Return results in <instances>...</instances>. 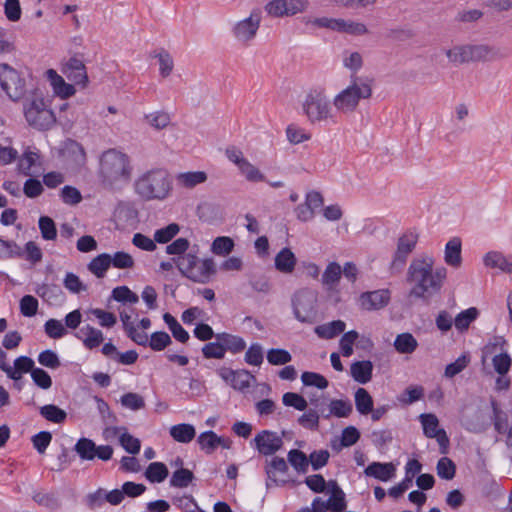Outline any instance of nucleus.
<instances>
[{
  "label": "nucleus",
  "mask_w": 512,
  "mask_h": 512,
  "mask_svg": "<svg viewBox=\"0 0 512 512\" xmlns=\"http://www.w3.org/2000/svg\"><path fill=\"white\" fill-rule=\"evenodd\" d=\"M111 266L117 269H130L134 266L133 257L123 251H118L114 255H110Z\"/></svg>",
  "instance_id": "60"
},
{
  "label": "nucleus",
  "mask_w": 512,
  "mask_h": 512,
  "mask_svg": "<svg viewBox=\"0 0 512 512\" xmlns=\"http://www.w3.org/2000/svg\"><path fill=\"white\" fill-rule=\"evenodd\" d=\"M436 470L440 478L451 480L455 476L456 466L451 459L442 457L437 462Z\"/></svg>",
  "instance_id": "49"
},
{
  "label": "nucleus",
  "mask_w": 512,
  "mask_h": 512,
  "mask_svg": "<svg viewBox=\"0 0 512 512\" xmlns=\"http://www.w3.org/2000/svg\"><path fill=\"white\" fill-rule=\"evenodd\" d=\"M423 427V433L426 437L432 438L441 428H439L438 418L434 414H421L419 416Z\"/></svg>",
  "instance_id": "48"
},
{
  "label": "nucleus",
  "mask_w": 512,
  "mask_h": 512,
  "mask_svg": "<svg viewBox=\"0 0 512 512\" xmlns=\"http://www.w3.org/2000/svg\"><path fill=\"white\" fill-rule=\"evenodd\" d=\"M305 4L306 0H273L266 5V11L276 17L294 15L301 12Z\"/></svg>",
  "instance_id": "18"
},
{
  "label": "nucleus",
  "mask_w": 512,
  "mask_h": 512,
  "mask_svg": "<svg viewBox=\"0 0 512 512\" xmlns=\"http://www.w3.org/2000/svg\"><path fill=\"white\" fill-rule=\"evenodd\" d=\"M301 380L305 386H315L319 389H326L329 385L328 380L316 372H303Z\"/></svg>",
  "instance_id": "57"
},
{
  "label": "nucleus",
  "mask_w": 512,
  "mask_h": 512,
  "mask_svg": "<svg viewBox=\"0 0 512 512\" xmlns=\"http://www.w3.org/2000/svg\"><path fill=\"white\" fill-rule=\"evenodd\" d=\"M34 365L35 363L30 357L20 356L14 360V366H10V371L7 376L14 381H18L21 379L23 373H31V371L35 369Z\"/></svg>",
  "instance_id": "31"
},
{
  "label": "nucleus",
  "mask_w": 512,
  "mask_h": 512,
  "mask_svg": "<svg viewBox=\"0 0 512 512\" xmlns=\"http://www.w3.org/2000/svg\"><path fill=\"white\" fill-rule=\"evenodd\" d=\"M216 340L222 342L225 353L230 351L236 354L243 351L246 347V342L242 337L226 332L216 334Z\"/></svg>",
  "instance_id": "30"
},
{
  "label": "nucleus",
  "mask_w": 512,
  "mask_h": 512,
  "mask_svg": "<svg viewBox=\"0 0 512 512\" xmlns=\"http://www.w3.org/2000/svg\"><path fill=\"white\" fill-rule=\"evenodd\" d=\"M317 293L310 289L297 291L292 298L295 318L302 323H313L317 316Z\"/></svg>",
  "instance_id": "9"
},
{
  "label": "nucleus",
  "mask_w": 512,
  "mask_h": 512,
  "mask_svg": "<svg viewBox=\"0 0 512 512\" xmlns=\"http://www.w3.org/2000/svg\"><path fill=\"white\" fill-rule=\"evenodd\" d=\"M47 78L53 88L54 93L63 98H69L76 92L74 85L66 83L64 78L60 76L55 70L49 69L46 72Z\"/></svg>",
  "instance_id": "20"
},
{
  "label": "nucleus",
  "mask_w": 512,
  "mask_h": 512,
  "mask_svg": "<svg viewBox=\"0 0 512 512\" xmlns=\"http://www.w3.org/2000/svg\"><path fill=\"white\" fill-rule=\"evenodd\" d=\"M36 294L49 305H60L65 300V295L58 285L42 284L37 287Z\"/></svg>",
  "instance_id": "21"
},
{
  "label": "nucleus",
  "mask_w": 512,
  "mask_h": 512,
  "mask_svg": "<svg viewBox=\"0 0 512 512\" xmlns=\"http://www.w3.org/2000/svg\"><path fill=\"white\" fill-rule=\"evenodd\" d=\"M253 378V375H251L248 370H237L234 373L231 386L236 390L244 391L250 387V379Z\"/></svg>",
  "instance_id": "63"
},
{
  "label": "nucleus",
  "mask_w": 512,
  "mask_h": 512,
  "mask_svg": "<svg viewBox=\"0 0 512 512\" xmlns=\"http://www.w3.org/2000/svg\"><path fill=\"white\" fill-rule=\"evenodd\" d=\"M434 264V258L428 254H423L411 261L406 277L411 285L410 296L424 299L441 290L447 277V269L445 267L434 269Z\"/></svg>",
  "instance_id": "1"
},
{
  "label": "nucleus",
  "mask_w": 512,
  "mask_h": 512,
  "mask_svg": "<svg viewBox=\"0 0 512 512\" xmlns=\"http://www.w3.org/2000/svg\"><path fill=\"white\" fill-rule=\"evenodd\" d=\"M172 343L171 337L164 331L152 333L149 339V347L154 351H162Z\"/></svg>",
  "instance_id": "52"
},
{
  "label": "nucleus",
  "mask_w": 512,
  "mask_h": 512,
  "mask_svg": "<svg viewBox=\"0 0 512 512\" xmlns=\"http://www.w3.org/2000/svg\"><path fill=\"white\" fill-rule=\"evenodd\" d=\"M77 337L83 341L84 346L88 349L98 347L104 340L102 331L90 325L82 327Z\"/></svg>",
  "instance_id": "25"
},
{
  "label": "nucleus",
  "mask_w": 512,
  "mask_h": 512,
  "mask_svg": "<svg viewBox=\"0 0 512 512\" xmlns=\"http://www.w3.org/2000/svg\"><path fill=\"white\" fill-rule=\"evenodd\" d=\"M202 354L206 359H223L225 352L223 349L222 342L216 340V342H210L202 347Z\"/></svg>",
  "instance_id": "62"
},
{
  "label": "nucleus",
  "mask_w": 512,
  "mask_h": 512,
  "mask_svg": "<svg viewBox=\"0 0 512 512\" xmlns=\"http://www.w3.org/2000/svg\"><path fill=\"white\" fill-rule=\"evenodd\" d=\"M469 362L470 357L468 355H461L454 362L446 366L444 376L447 378H453L457 374L461 373L468 366Z\"/></svg>",
  "instance_id": "54"
},
{
  "label": "nucleus",
  "mask_w": 512,
  "mask_h": 512,
  "mask_svg": "<svg viewBox=\"0 0 512 512\" xmlns=\"http://www.w3.org/2000/svg\"><path fill=\"white\" fill-rule=\"evenodd\" d=\"M180 227L176 223H171L166 227L158 229L154 233V241L157 243H168L175 235L178 234Z\"/></svg>",
  "instance_id": "55"
},
{
  "label": "nucleus",
  "mask_w": 512,
  "mask_h": 512,
  "mask_svg": "<svg viewBox=\"0 0 512 512\" xmlns=\"http://www.w3.org/2000/svg\"><path fill=\"white\" fill-rule=\"evenodd\" d=\"M303 114L311 124L334 122L331 103L322 88L310 89L302 102Z\"/></svg>",
  "instance_id": "7"
},
{
  "label": "nucleus",
  "mask_w": 512,
  "mask_h": 512,
  "mask_svg": "<svg viewBox=\"0 0 512 512\" xmlns=\"http://www.w3.org/2000/svg\"><path fill=\"white\" fill-rule=\"evenodd\" d=\"M263 348L259 343L250 345L245 353V362L249 365L260 366L263 363Z\"/></svg>",
  "instance_id": "59"
},
{
  "label": "nucleus",
  "mask_w": 512,
  "mask_h": 512,
  "mask_svg": "<svg viewBox=\"0 0 512 512\" xmlns=\"http://www.w3.org/2000/svg\"><path fill=\"white\" fill-rule=\"evenodd\" d=\"M341 274V266L336 262H331L322 275V283L329 288H333L339 282Z\"/></svg>",
  "instance_id": "44"
},
{
  "label": "nucleus",
  "mask_w": 512,
  "mask_h": 512,
  "mask_svg": "<svg viewBox=\"0 0 512 512\" xmlns=\"http://www.w3.org/2000/svg\"><path fill=\"white\" fill-rule=\"evenodd\" d=\"M355 406L361 415H368L373 408V399L364 388H358L355 392Z\"/></svg>",
  "instance_id": "39"
},
{
  "label": "nucleus",
  "mask_w": 512,
  "mask_h": 512,
  "mask_svg": "<svg viewBox=\"0 0 512 512\" xmlns=\"http://www.w3.org/2000/svg\"><path fill=\"white\" fill-rule=\"evenodd\" d=\"M180 273L195 283L206 284L216 273L212 258L200 259L197 255L187 253L174 259Z\"/></svg>",
  "instance_id": "6"
},
{
  "label": "nucleus",
  "mask_w": 512,
  "mask_h": 512,
  "mask_svg": "<svg viewBox=\"0 0 512 512\" xmlns=\"http://www.w3.org/2000/svg\"><path fill=\"white\" fill-rule=\"evenodd\" d=\"M346 323L342 320H334L315 327L314 332L321 339L330 340L345 331Z\"/></svg>",
  "instance_id": "24"
},
{
  "label": "nucleus",
  "mask_w": 512,
  "mask_h": 512,
  "mask_svg": "<svg viewBox=\"0 0 512 512\" xmlns=\"http://www.w3.org/2000/svg\"><path fill=\"white\" fill-rule=\"evenodd\" d=\"M390 298L391 293L388 289L363 292L359 296V306L366 311L380 310L389 304Z\"/></svg>",
  "instance_id": "16"
},
{
  "label": "nucleus",
  "mask_w": 512,
  "mask_h": 512,
  "mask_svg": "<svg viewBox=\"0 0 512 512\" xmlns=\"http://www.w3.org/2000/svg\"><path fill=\"white\" fill-rule=\"evenodd\" d=\"M462 243L460 238L454 237L450 239L444 250L445 263L451 267L458 268L462 263L461 257Z\"/></svg>",
  "instance_id": "23"
},
{
  "label": "nucleus",
  "mask_w": 512,
  "mask_h": 512,
  "mask_svg": "<svg viewBox=\"0 0 512 512\" xmlns=\"http://www.w3.org/2000/svg\"><path fill=\"white\" fill-rule=\"evenodd\" d=\"M38 300L32 295H25L20 300V312L25 317H33L38 310Z\"/></svg>",
  "instance_id": "64"
},
{
  "label": "nucleus",
  "mask_w": 512,
  "mask_h": 512,
  "mask_svg": "<svg viewBox=\"0 0 512 512\" xmlns=\"http://www.w3.org/2000/svg\"><path fill=\"white\" fill-rule=\"evenodd\" d=\"M41 236L44 240H55L57 229L55 222L49 216H41L38 221Z\"/></svg>",
  "instance_id": "47"
},
{
  "label": "nucleus",
  "mask_w": 512,
  "mask_h": 512,
  "mask_svg": "<svg viewBox=\"0 0 512 512\" xmlns=\"http://www.w3.org/2000/svg\"><path fill=\"white\" fill-rule=\"evenodd\" d=\"M396 468L393 463L372 462L369 464L364 473L368 477H373L382 482H387L395 476Z\"/></svg>",
  "instance_id": "19"
},
{
  "label": "nucleus",
  "mask_w": 512,
  "mask_h": 512,
  "mask_svg": "<svg viewBox=\"0 0 512 512\" xmlns=\"http://www.w3.org/2000/svg\"><path fill=\"white\" fill-rule=\"evenodd\" d=\"M262 20L260 9L251 11L247 18L237 21L232 27V35L241 44L248 45L257 35Z\"/></svg>",
  "instance_id": "11"
},
{
  "label": "nucleus",
  "mask_w": 512,
  "mask_h": 512,
  "mask_svg": "<svg viewBox=\"0 0 512 512\" xmlns=\"http://www.w3.org/2000/svg\"><path fill=\"white\" fill-rule=\"evenodd\" d=\"M120 403L124 408L131 411L144 409L146 405L144 398L135 392H128L123 394L120 398Z\"/></svg>",
  "instance_id": "46"
},
{
  "label": "nucleus",
  "mask_w": 512,
  "mask_h": 512,
  "mask_svg": "<svg viewBox=\"0 0 512 512\" xmlns=\"http://www.w3.org/2000/svg\"><path fill=\"white\" fill-rule=\"evenodd\" d=\"M234 241L228 236L216 237L211 245V252L218 256H227L234 249Z\"/></svg>",
  "instance_id": "41"
},
{
  "label": "nucleus",
  "mask_w": 512,
  "mask_h": 512,
  "mask_svg": "<svg viewBox=\"0 0 512 512\" xmlns=\"http://www.w3.org/2000/svg\"><path fill=\"white\" fill-rule=\"evenodd\" d=\"M282 402L285 406L293 407L299 411H305L308 403L306 399L300 394L294 392H287L282 396Z\"/></svg>",
  "instance_id": "58"
},
{
  "label": "nucleus",
  "mask_w": 512,
  "mask_h": 512,
  "mask_svg": "<svg viewBox=\"0 0 512 512\" xmlns=\"http://www.w3.org/2000/svg\"><path fill=\"white\" fill-rule=\"evenodd\" d=\"M258 452L264 456H272L283 446L282 438L274 431L262 430L253 439Z\"/></svg>",
  "instance_id": "15"
},
{
  "label": "nucleus",
  "mask_w": 512,
  "mask_h": 512,
  "mask_svg": "<svg viewBox=\"0 0 512 512\" xmlns=\"http://www.w3.org/2000/svg\"><path fill=\"white\" fill-rule=\"evenodd\" d=\"M350 372L356 382L366 384L372 378L373 364L369 360L356 361L352 363Z\"/></svg>",
  "instance_id": "26"
},
{
  "label": "nucleus",
  "mask_w": 512,
  "mask_h": 512,
  "mask_svg": "<svg viewBox=\"0 0 512 512\" xmlns=\"http://www.w3.org/2000/svg\"><path fill=\"white\" fill-rule=\"evenodd\" d=\"M136 193L145 200H164L172 190V180L165 169L155 168L141 174L135 181Z\"/></svg>",
  "instance_id": "4"
},
{
  "label": "nucleus",
  "mask_w": 512,
  "mask_h": 512,
  "mask_svg": "<svg viewBox=\"0 0 512 512\" xmlns=\"http://www.w3.org/2000/svg\"><path fill=\"white\" fill-rule=\"evenodd\" d=\"M24 115L29 125L38 130H48L56 122L54 112L44 98L36 93L25 102Z\"/></svg>",
  "instance_id": "8"
},
{
  "label": "nucleus",
  "mask_w": 512,
  "mask_h": 512,
  "mask_svg": "<svg viewBox=\"0 0 512 512\" xmlns=\"http://www.w3.org/2000/svg\"><path fill=\"white\" fill-rule=\"evenodd\" d=\"M207 173L204 171H190L179 173L176 176L178 186L192 189L207 180Z\"/></svg>",
  "instance_id": "29"
},
{
  "label": "nucleus",
  "mask_w": 512,
  "mask_h": 512,
  "mask_svg": "<svg viewBox=\"0 0 512 512\" xmlns=\"http://www.w3.org/2000/svg\"><path fill=\"white\" fill-rule=\"evenodd\" d=\"M40 156L37 152L26 150L18 160V170L25 176L32 175V167L36 165Z\"/></svg>",
  "instance_id": "43"
},
{
  "label": "nucleus",
  "mask_w": 512,
  "mask_h": 512,
  "mask_svg": "<svg viewBox=\"0 0 512 512\" xmlns=\"http://www.w3.org/2000/svg\"><path fill=\"white\" fill-rule=\"evenodd\" d=\"M330 414L342 418L348 417L352 412V404L348 400H332L330 402Z\"/></svg>",
  "instance_id": "61"
},
{
  "label": "nucleus",
  "mask_w": 512,
  "mask_h": 512,
  "mask_svg": "<svg viewBox=\"0 0 512 512\" xmlns=\"http://www.w3.org/2000/svg\"><path fill=\"white\" fill-rule=\"evenodd\" d=\"M132 172L131 159L126 153L112 148L101 154L98 178L103 187L110 190L120 188L130 181Z\"/></svg>",
  "instance_id": "2"
},
{
  "label": "nucleus",
  "mask_w": 512,
  "mask_h": 512,
  "mask_svg": "<svg viewBox=\"0 0 512 512\" xmlns=\"http://www.w3.org/2000/svg\"><path fill=\"white\" fill-rule=\"evenodd\" d=\"M40 414L46 420L56 424L63 423L67 418V413L53 404H47L40 407Z\"/></svg>",
  "instance_id": "40"
},
{
  "label": "nucleus",
  "mask_w": 512,
  "mask_h": 512,
  "mask_svg": "<svg viewBox=\"0 0 512 512\" xmlns=\"http://www.w3.org/2000/svg\"><path fill=\"white\" fill-rule=\"evenodd\" d=\"M200 448L207 454H211L219 446V436L214 431H205L197 439Z\"/></svg>",
  "instance_id": "45"
},
{
  "label": "nucleus",
  "mask_w": 512,
  "mask_h": 512,
  "mask_svg": "<svg viewBox=\"0 0 512 512\" xmlns=\"http://www.w3.org/2000/svg\"><path fill=\"white\" fill-rule=\"evenodd\" d=\"M296 263L297 259L295 254L287 247L281 249L274 259L275 268L283 274L292 273Z\"/></svg>",
  "instance_id": "22"
},
{
  "label": "nucleus",
  "mask_w": 512,
  "mask_h": 512,
  "mask_svg": "<svg viewBox=\"0 0 512 512\" xmlns=\"http://www.w3.org/2000/svg\"><path fill=\"white\" fill-rule=\"evenodd\" d=\"M418 241L417 234L413 232H406L401 235L397 242V249L394 253L390 270L395 273L402 270L408 256L413 252Z\"/></svg>",
  "instance_id": "13"
},
{
  "label": "nucleus",
  "mask_w": 512,
  "mask_h": 512,
  "mask_svg": "<svg viewBox=\"0 0 512 512\" xmlns=\"http://www.w3.org/2000/svg\"><path fill=\"white\" fill-rule=\"evenodd\" d=\"M110 266V254L102 253L93 258L87 267L97 278H103Z\"/></svg>",
  "instance_id": "36"
},
{
  "label": "nucleus",
  "mask_w": 512,
  "mask_h": 512,
  "mask_svg": "<svg viewBox=\"0 0 512 512\" xmlns=\"http://www.w3.org/2000/svg\"><path fill=\"white\" fill-rule=\"evenodd\" d=\"M288 464L286 460L279 456H273L271 459L265 460L264 471L266 474V488L284 486L288 480L282 478L288 472Z\"/></svg>",
  "instance_id": "14"
},
{
  "label": "nucleus",
  "mask_w": 512,
  "mask_h": 512,
  "mask_svg": "<svg viewBox=\"0 0 512 512\" xmlns=\"http://www.w3.org/2000/svg\"><path fill=\"white\" fill-rule=\"evenodd\" d=\"M167 466L162 462H152L145 470V477L151 483H161L168 477Z\"/></svg>",
  "instance_id": "35"
},
{
  "label": "nucleus",
  "mask_w": 512,
  "mask_h": 512,
  "mask_svg": "<svg viewBox=\"0 0 512 512\" xmlns=\"http://www.w3.org/2000/svg\"><path fill=\"white\" fill-rule=\"evenodd\" d=\"M194 474L186 468H179L173 472L170 478V486L175 488H186L193 481Z\"/></svg>",
  "instance_id": "42"
},
{
  "label": "nucleus",
  "mask_w": 512,
  "mask_h": 512,
  "mask_svg": "<svg viewBox=\"0 0 512 512\" xmlns=\"http://www.w3.org/2000/svg\"><path fill=\"white\" fill-rule=\"evenodd\" d=\"M394 347L401 354H411L417 349L418 342L411 333H402L395 338Z\"/></svg>",
  "instance_id": "34"
},
{
  "label": "nucleus",
  "mask_w": 512,
  "mask_h": 512,
  "mask_svg": "<svg viewBox=\"0 0 512 512\" xmlns=\"http://www.w3.org/2000/svg\"><path fill=\"white\" fill-rule=\"evenodd\" d=\"M33 500L50 511H57L62 507V501L57 492L38 491L33 494Z\"/></svg>",
  "instance_id": "28"
},
{
  "label": "nucleus",
  "mask_w": 512,
  "mask_h": 512,
  "mask_svg": "<svg viewBox=\"0 0 512 512\" xmlns=\"http://www.w3.org/2000/svg\"><path fill=\"white\" fill-rule=\"evenodd\" d=\"M479 316V310L476 307H470L458 313L454 319V326L459 333L466 332L471 323Z\"/></svg>",
  "instance_id": "32"
},
{
  "label": "nucleus",
  "mask_w": 512,
  "mask_h": 512,
  "mask_svg": "<svg viewBox=\"0 0 512 512\" xmlns=\"http://www.w3.org/2000/svg\"><path fill=\"white\" fill-rule=\"evenodd\" d=\"M484 265L490 268H499L500 270L512 273V260L500 252L490 251L483 258Z\"/></svg>",
  "instance_id": "27"
},
{
  "label": "nucleus",
  "mask_w": 512,
  "mask_h": 512,
  "mask_svg": "<svg viewBox=\"0 0 512 512\" xmlns=\"http://www.w3.org/2000/svg\"><path fill=\"white\" fill-rule=\"evenodd\" d=\"M287 460L297 473L304 474L308 471L309 460L303 451L298 449L290 450Z\"/></svg>",
  "instance_id": "37"
},
{
  "label": "nucleus",
  "mask_w": 512,
  "mask_h": 512,
  "mask_svg": "<svg viewBox=\"0 0 512 512\" xmlns=\"http://www.w3.org/2000/svg\"><path fill=\"white\" fill-rule=\"evenodd\" d=\"M0 86L7 96L17 101L25 94V80L8 64H0Z\"/></svg>",
  "instance_id": "10"
},
{
  "label": "nucleus",
  "mask_w": 512,
  "mask_h": 512,
  "mask_svg": "<svg viewBox=\"0 0 512 512\" xmlns=\"http://www.w3.org/2000/svg\"><path fill=\"white\" fill-rule=\"evenodd\" d=\"M170 435L177 442L189 443L194 439L196 430L193 425L182 423L173 425L170 428Z\"/></svg>",
  "instance_id": "33"
},
{
  "label": "nucleus",
  "mask_w": 512,
  "mask_h": 512,
  "mask_svg": "<svg viewBox=\"0 0 512 512\" xmlns=\"http://www.w3.org/2000/svg\"><path fill=\"white\" fill-rule=\"evenodd\" d=\"M372 86L371 78L352 75L349 85L336 94L332 100L335 110L344 115L354 113L361 100L371 98Z\"/></svg>",
  "instance_id": "3"
},
{
  "label": "nucleus",
  "mask_w": 512,
  "mask_h": 512,
  "mask_svg": "<svg viewBox=\"0 0 512 512\" xmlns=\"http://www.w3.org/2000/svg\"><path fill=\"white\" fill-rule=\"evenodd\" d=\"M445 54L453 64L496 61L508 56L506 49L487 44L457 45L446 50Z\"/></svg>",
  "instance_id": "5"
},
{
  "label": "nucleus",
  "mask_w": 512,
  "mask_h": 512,
  "mask_svg": "<svg viewBox=\"0 0 512 512\" xmlns=\"http://www.w3.org/2000/svg\"><path fill=\"white\" fill-rule=\"evenodd\" d=\"M112 298L118 302L135 304L139 297L132 292L127 286H119L112 290Z\"/></svg>",
  "instance_id": "53"
},
{
  "label": "nucleus",
  "mask_w": 512,
  "mask_h": 512,
  "mask_svg": "<svg viewBox=\"0 0 512 512\" xmlns=\"http://www.w3.org/2000/svg\"><path fill=\"white\" fill-rule=\"evenodd\" d=\"M61 72L75 85L85 88L88 84V75L83 61L77 57H71L63 64Z\"/></svg>",
  "instance_id": "17"
},
{
  "label": "nucleus",
  "mask_w": 512,
  "mask_h": 512,
  "mask_svg": "<svg viewBox=\"0 0 512 512\" xmlns=\"http://www.w3.org/2000/svg\"><path fill=\"white\" fill-rule=\"evenodd\" d=\"M238 169L249 182H260L265 180V176L260 172V170L248 160L243 162Z\"/></svg>",
  "instance_id": "56"
},
{
  "label": "nucleus",
  "mask_w": 512,
  "mask_h": 512,
  "mask_svg": "<svg viewBox=\"0 0 512 512\" xmlns=\"http://www.w3.org/2000/svg\"><path fill=\"white\" fill-rule=\"evenodd\" d=\"M358 337L359 334L355 330L348 331L342 335L339 346L344 357H350L353 354V345Z\"/></svg>",
  "instance_id": "50"
},
{
  "label": "nucleus",
  "mask_w": 512,
  "mask_h": 512,
  "mask_svg": "<svg viewBox=\"0 0 512 512\" xmlns=\"http://www.w3.org/2000/svg\"><path fill=\"white\" fill-rule=\"evenodd\" d=\"M267 360L271 365H285L292 360V356L285 349L272 348L267 352Z\"/></svg>",
  "instance_id": "51"
},
{
  "label": "nucleus",
  "mask_w": 512,
  "mask_h": 512,
  "mask_svg": "<svg viewBox=\"0 0 512 512\" xmlns=\"http://www.w3.org/2000/svg\"><path fill=\"white\" fill-rule=\"evenodd\" d=\"M95 442L92 439L82 437L74 445V451L83 461L94 460Z\"/></svg>",
  "instance_id": "38"
},
{
  "label": "nucleus",
  "mask_w": 512,
  "mask_h": 512,
  "mask_svg": "<svg viewBox=\"0 0 512 512\" xmlns=\"http://www.w3.org/2000/svg\"><path fill=\"white\" fill-rule=\"evenodd\" d=\"M313 24L319 27L328 28L337 32H343L354 36L365 35L368 29L364 23L352 20L321 17L316 18Z\"/></svg>",
  "instance_id": "12"
}]
</instances>
